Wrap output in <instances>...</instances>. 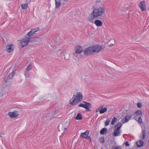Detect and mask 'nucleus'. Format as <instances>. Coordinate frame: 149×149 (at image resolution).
<instances>
[{"label":"nucleus","mask_w":149,"mask_h":149,"mask_svg":"<svg viewBox=\"0 0 149 149\" xmlns=\"http://www.w3.org/2000/svg\"><path fill=\"white\" fill-rule=\"evenodd\" d=\"M104 12V9L103 7H100L97 8H94L88 19L89 21H91L94 19H97L98 16H101Z\"/></svg>","instance_id":"nucleus-1"},{"label":"nucleus","mask_w":149,"mask_h":149,"mask_svg":"<svg viewBox=\"0 0 149 149\" xmlns=\"http://www.w3.org/2000/svg\"><path fill=\"white\" fill-rule=\"evenodd\" d=\"M58 110L54 109L51 111L48 110L43 112V115L42 117L44 120L45 121L49 120L54 116L58 113Z\"/></svg>","instance_id":"nucleus-2"},{"label":"nucleus","mask_w":149,"mask_h":149,"mask_svg":"<svg viewBox=\"0 0 149 149\" xmlns=\"http://www.w3.org/2000/svg\"><path fill=\"white\" fill-rule=\"evenodd\" d=\"M83 95L81 92L77 93L76 95H74L70 100V104L72 105H75L81 101L83 99Z\"/></svg>","instance_id":"nucleus-3"},{"label":"nucleus","mask_w":149,"mask_h":149,"mask_svg":"<svg viewBox=\"0 0 149 149\" xmlns=\"http://www.w3.org/2000/svg\"><path fill=\"white\" fill-rule=\"evenodd\" d=\"M83 102L84 104L80 103L78 105V107H82L86 109V111H90L91 110L90 109L92 107L91 104L89 102L83 101Z\"/></svg>","instance_id":"nucleus-4"},{"label":"nucleus","mask_w":149,"mask_h":149,"mask_svg":"<svg viewBox=\"0 0 149 149\" xmlns=\"http://www.w3.org/2000/svg\"><path fill=\"white\" fill-rule=\"evenodd\" d=\"M91 46L89 47L84 51V54L86 56L91 55L93 54V52Z\"/></svg>","instance_id":"nucleus-5"},{"label":"nucleus","mask_w":149,"mask_h":149,"mask_svg":"<svg viewBox=\"0 0 149 149\" xmlns=\"http://www.w3.org/2000/svg\"><path fill=\"white\" fill-rule=\"evenodd\" d=\"M91 47L94 53L99 52L102 49V47L100 45H94Z\"/></svg>","instance_id":"nucleus-6"},{"label":"nucleus","mask_w":149,"mask_h":149,"mask_svg":"<svg viewBox=\"0 0 149 149\" xmlns=\"http://www.w3.org/2000/svg\"><path fill=\"white\" fill-rule=\"evenodd\" d=\"M75 52L74 54V56L77 57V54H80L83 51L82 47L80 45H77L75 47Z\"/></svg>","instance_id":"nucleus-7"},{"label":"nucleus","mask_w":149,"mask_h":149,"mask_svg":"<svg viewBox=\"0 0 149 149\" xmlns=\"http://www.w3.org/2000/svg\"><path fill=\"white\" fill-rule=\"evenodd\" d=\"M30 39L29 38L27 37L25 39H23L21 44V45L22 46V47L26 46L30 42Z\"/></svg>","instance_id":"nucleus-8"},{"label":"nucleus","mask_w":149,"mask_h":149,"mask_svg":"<svg viewBox=\"0 0 149 149\" xmlns=\"http://www.w3.org/2000/svg\"><path fill=\"white\" fill-rule=\"evenodd\" d=\"M14 47L13 44L7 45L6 46V50L8 52H11L14 50Z\"/></svg>","instance_id":"nucleus-9"},{"label":"nucleus","mask_w":149,"mask_h":149,"mask_svg":"<svg viewBox=\"0 0 149 149\" xmlns=\"http://www.w3.org/2000/svg\"><path fill=\"white\" fill-rule=\"evenodd\" d=\"M9 116L11 118H13L17 117L19 114L17 111H14L13 112H10L8 113Z\"/></svg>","instance_id":"nucleus-10"},{"label":"nucleus","mask_w":149,"mask_h":149,"mask_svg":"<svg viewBox=\"0 0 149 149\" xmlns=\"http://www.w3.org/2000/svg\"><path fill=\"white\" fill-rule=\"evenodd\" d=\"M139 6L142 11H145L146 10V6L144 1H140Z\"/></svg>","instance_id":"nucleus-11"},{"label":"nucleus","mask_w":149,"mask_h":149,"mask_svg":"<svg viewBox=\"0 0 149 149\" xmlns=\"http://www.w3.org/2000/svg\"><path fill=\"white\" fill-rule=\"evenodd\" d=\"M146 129L145 126H144L143 127H142V131L141 133L142 134V136L141 135L140 137H142V139H145L146 137Z\"/></svg>","instance_id":"nucleus-12"},{"label":"nucleus","mask_w":149,"mask_h":149,"mask_svg":"<svg viewBox=\"0 0 149 149\" xmlns=\"http://www.w3.org/2000/svg\"><path fill=\"white\" fill-rule=\"evenodd\" d=\"M89 131L87 130L85 132L81 133L80 136L82 138H86L88 136L89 134Z\"/></svg>","instance_id":"nucleus-13"},{"label":"nucleus","mask_w":149,"mask_h":149,"mask_svg":"<svg viewBox=\"0 0 149 149\" xmlns=\"http://www.w3.org/2000/svg\"><path fill=\"white\" fill-rule=\"evenodd\" d=\"M55 8L57 9L59 8L61 5V0H55Z\"/></svg>","instance_id":"nucleus-14"},{"label":"nucleus","mask_w":149,"mask_h":149,"mask_svg":"<svg viewBox=\"0 0 149 149\" xmlns=\"http://www.w3.org/2000/svg\"><path fill=\"white\" fill-rule=\"evenodd\" d=\"M15 70H13L11 73L10 74L7 78L6 80V82L8 81L9 79H12L13 77L14 74L15 73Z\"/></svg>","instance_id":"nucleus-15"},{"label":"nucleus","mask_w":149,"mask_h":149,"mask_svg":"<svg viewBox=\"0 0 149 149\" xmlns=\"http://www.w3.org/2000/svg\"><path fill=\"white\" fill-rule=\"evenodd\" d=\"M94 23L97 26H102V22L99 19L96 20L94 22Z\"/></svg>","instance_id":"nucleus-16"},{"label":"nucleus","mask_w":149,"mask_h":149,"mask_svg":"<svg viewBox=\"0 0 149 149\" xmlns=\"http://www.w3.org/2000/svg\"><path fill=\"white\" fill-rule=\"evenodd\" d=\"M28 38H29V39H30V42H31L33 41H37L39 40V38L37 37H29Z\"/></svg>","instance_id":"nucleus-17"},{"label":"nucleus","mask_w":149,"mask_h":149,"mask_svg":"<svg viewBox=\"0 0 149 149\" xmlns=\"http://www.w3.org/2000/svg\"><path fill=\"white\" fill-rule=\"evenodd\" d=\"M144 144L143 142L141 140L138 141L136 143V145L138 147H141Z\"/></svg>","instance_id":"nucleus-18"},{"label":"nucleus","mask_w":149,"mask_h":149,"mask_svg":"<svg viewBox=\"0 0 149 149\" xmlns=\"http://www.w3.org/2000/svg\"><path fill=\"white\" fill-rule=\"evenodd\" d=\"M134 114L136 116H139L141 117L142 116V113L140 110H136L134 112Z\"/></svg>","instance_id":"nucleus-19"},{"label":"nucleus","mask_w":149,"mask_h":149,"mask_svg":"<svg viewBox=\"0 0 149 149\" xmlns=\"http://www.w3.org/2000/svg\"><path fill=\"white\" fill-rule=\"evenodd\" d=\"M100 107L101 108L100 110V114L103 113L107 111V108L106 107L103 108V106H100Z\"/></svg>","instance_id":"nucleus-20"},{"label":"nucleus","mask_w":149,"mask_h":149,"mask_svg":"<svg viewBox=\"0 0 149 149\" xmlns=\"http://www.w3.org/2000/svg\"><path fill=\"white\" fill-rule=\"evenodd\" d=\"M122 124L121 123H118L117 124H116L115 126V129L118 130H120L122 127Z\"/></svg>","instance_id":"nucleus-21"},{"label":"nucleus","mask_w":149,"mask_h":149,"mask_svg":"<svg viewBox=\"0 0 149 149\" xmlns=\"http://www.w3.org/2000/svg\"><path fill=\"white\" fill-rule=\"evenodd\" d=\"M107 129L104 128L102 129L100 131V134L101 135H104L107 133Z\"/></svg>","instance_id":"nucleus-22"},{"label":"nucleus","mask_w":149,"mask_h":149,"mask_svg":"<svg viewBox=\"0 0 149 149\" xmlns=\"http://www.w3.org/2000/svg\"><path fill=\"white\" fill-rule=\"evenodd\" d=\"M120 130H118L116 129L113 133V136H119L120 134Z\"/></svg>","instance_id":"nucleus-23"},{"label":"nucleus","mask_w":149,"mask_h":149,"mask_svg":"<svg viewBox=\"0 0 149 149\" xmlns=\"http://www.w3.org/2000/svg\"><path fill=\"white\" fill-rule=\"evenodd\" d=\"M75 119L77 120H81L82 119V117L81 114L80 113L77 114V116L75 118Z\"/></svg>","instance_id":"nucleus-24"},{"label":"nucleus","mask_w":149,"mask_h":149,"mask_svg":"<svg viewBox=\"0 0 149 149\" xmlns=\"http://www.w3.org/2000/svg\"><path fill=\"white\" fill-rule=\"evenodd\" d=\"M130 119L129 116L127 114L125 116L123 123H124L127 122Z\"/></svg>","instance_id":"nucleus-25"},{"label":"nucleus","mask_w":149,"mask_h":149,"mask_svg":"<svg viewBox=\"0 0 149 149\" xmlns=\"http://www.w3.org/2000/svg\"><path fill=\"white\" fill-rule=\"evenodd\" d=\"M28 4H23L21 5L22 8L23 9H26L28 7Z\"/></svg>","instance_id":"nucleus-26"},{"label":"nucleus","mask_w":149,"mask_h":149,"mask_svg":"<svg viewBox=\"0 0 149 149\" xmlns=\"http://www.w3.org/2000/svg\"><path fill=\"white\" fill-rule=\"evenodd\" d=\"M39 27H37L35 28L32 29L31 30V32H33V34H35V33L39 31Z\"/></svg>","instance_id":"nucleus-27"},{"label":"nucleus","mask_w":149,"mask_h":149,"mask_svg":"<svg viewBox=\"0 0 149 149\" xmlns=\"http://www.w3.org/2000/svg\"><path fill=\"white\" fill-rule=\"evenodd\" d=\"M99 141L102 143H103L104 141V137H100L99 139Z\"/></svg>","instance_id":"nucleus-28"},{"label":"nucleus","mask_w":149,"mask_h":149,"mask_svg":"<svg viewBox=\"0 0 149 149\" xmlns=\"http://www.w3.org/2000/svg\"><path fill=\"white\" fill-rule=\"evenodd\" d=\"M32 68V67L31 65L29 64L26 67V69L27 71H29L31 70Z\"/></svg>","instance_id":"nucleus-29"},{"label":"nucleus","mask_w":149,"mask_h":149,"mask_svg":"<svg viewBox=\"0 0 149 149\" xmlns=\"http://www.w3.org/2000/svg\"><path fill=\"white\" fill-rule=\"evenodd\" d=\"M138 122L140 123H142V119L141 118V117L139 116L138 120Z\"/></svg>","instance_id":"nucleus-30"},{"label":"nucleus","mask_w":149,"mask_h":149,"mask_svg":"<svg viewBox=\"0 0 149 149\" xmlns=\"http://www.w3.org/2000/svg\"><path fill=\"white\" fill-rule=\"evenodd\" d=\"M110 120L109 119H108L106 120V122L105 123V126H108L109 124Z\"/></svg>","instance_id":"nucleus-31"},{"label":"nucleus","mask_w":149,"mask_h":149,"mask_svg":"<svg viewBox=\"0 0 149 149\" xmlns=\"http://www.w3.org/2000/svg\"><path fill=\"white\" fill-rule=\"evenodd\" d=\"M129 116V119H134V118L135 117V115L134 114H132L130 116Z\"/></svg>","instance_id":"nucleus-32"},{"label":"nucleus","mask_w":149,"mask_h":149,"mask_svg":"<svg viewBox=\"0 0 149 149\" xmlns=\"http://www.w3.org/2000/svg\"><path fill=\"white\" fill-rule=\"evenodd\" d=\"M137 106L138 107L140 108L142 107V105L141 103H138L137 104Z\"/></svg>","instance_id":"nucleus-33"},{"label":"nucleus","mask_w":149,"mask_h":149,"mask_svg":"<svg viewBox=\"0 0 149 149\" xmlns=\"http://www.w3.org/2000/svg\"><path fill=\"white\" fill-rule=\"evenodd\" d=\"M112 147H113L114 149H121V147L120 146H118L116 147L113 146Z\"/></svg>","instance_id":"nucleus-34"},{"label":"nucleus","mask_w":149,"mask_h":149,"mask_svg":"<svg viewBox=\"0 0 149 149\" xmlns=\"http://www.w3.org/2000/svg\"><path fill=\"white\" fill-rule=\"evenodd\" d=\"M85 139H87L90 142L91 141V138L90 136H88Z\"/></svg>","instance_id":"nucleus-35"},{"label":"nucleus","mask_w":149,"mask_h":149,"mask_svg":"<svg viewBox=\"0 0 149 149\" xmlns=\"http://www.w3.org/2000/svg\"><path fill=\"white\" fill-rule=\"evenodd\" d=\"M31 31H30L27 34V36H29V37H31V36H32L31 34Z\"/></svg>","instance_id":"nucleus-36"},{"label":"nucleus","mask_w":149,"mask_h":149,"mask_svg":"<svg viewBox=\"0 0 149 149\" xmlns=\"http://www.w3.org/2000/svg\"><path fill=\"white\" fill-rule=\"evenodd\" d=\"M24 75L26 77H29V74L28 72L25 73Z\"/></svg>","instance_id":"nucleus-37"},{"label":"nucleus","mask_w":149,"mask_h":149,"mask_svg":"<svg viewBox=\"0 0 149 149\" xmlns=\"http://www.w3.org/2000/svg\"><path fill=\"white\" fill-rule=\"evenodd\" d=\"M117 119L116 117H114L112 119V121L114 123H115L117 121Z\"/></svg>","instance_id":"nucleus-38"},{"label":"nucleus","mask_w":149,"mask_h":149,"mask_svg":"<svg viewBox=\"0 0 149 149\" xmlns=\"http://www.w3.org/2000/svg\"><path fill=\"white\" fill-rule=\"evenodd\" d=\"M101 108L100 107V106L98 108H97L95 110L96 112H97L99 111L100 112V110Z\"/></svg>","instance_id":"nucleus-39"},{"label":"nucleus","mask_w":149,"mask_h":149,"mask_svg":"<svg viewBox=\"0 0 149 149\" xmlns=\"http://www.w3.org/2000/svg\"><path fill=\"white\" fill-rule=\"evenodd\" d=\"M125 146H128L130 145V144L128 141L126 142L125 143Z\"/></svg>","instance_id":"nucleus-40"},{"label":"nucleus","mask_w":149,"mask_h":149,"mask_svg":"<svg viewBox=\"0 0 149 149\" xmlns=\"http://www.w3.org/2000/svg\"><path fill=\"white\" fill-rule=\"evenodd\" d=\"M101 1V0H96V3H99Z\"/></svg>","instance_id":"nucleus-41"},{"label":"nucleus","mask_w":149,"mask_h":149,"mask_svg":"<svg viewBox=\"0 0 149 149\" xmlns=\"http://www.w3.org/2000/svg\"><path fill=\"white\" fill-rule=\"evenodd\" d=\"M69 55V54H68V53H66L65 55H64V58H65V59H66V57H65V55Z\"/></svg>","instance_id":"nucleus-42"},{"label":"nucleus","mask_w":149,"mask_h":149,"mask_svg":"<svg viewBox=\"0 0 149 149\" xmlns=\"http://www.w3.org/2000/svg\"><path fill=\"white\" fill-rule=\"evenodd\" d=\"M114 123L113 121H111V125H114Z\"/></svg>","instance_id":"nucleus-43"},{"label":"nucleus","mask_w":149,"mask_h":149,"mask_svg":"<svg viewBox=\"0 0 149 149\" xmlns=\"http://www.w3.org/2000/svg\"><path fill=\"white\" fill-rule=\"evenodd\" d=\"M67 129V127H64V128L63 130H66Z\"/></svg>","instance_id":"nucleus-44"},{"label":"nucleus","mask_w":149,"mask_h":149,"mask_svg":"<svg viewBox=\"0 0 149 149\" xmlns=\"http://www.w3.org/2000/svg\"><path fill=\"white\" fill-rule=\"evenodd\" d=\"M31 35H33L34 34H33V32H32L31 33Z\"/></svg>","instance_id":"nucleus-45"},{"label":"nucleus","mask_w":149,"mask_h":149,"mask_svg":"<svg viewBox=\"0 0 149 149\" xmlns=\"http://www.w3.org/2000/svg\"><path fill=\"white\" fill-rule=\"evenodd\" d=\"M86 77H90V75H89V76H86Z\"/></svg>","instance_id":"nucleus-46"},{"label":"nucleus","mask_w":149,"mask_h":149,"mask_svg":"<svg viewBox=\"0 0 149 149\" xmlns=\"http://www.w3.org/2000/svg\"><path fill=\"white\" fill-rule=\"evenodd\" d=\"M111 45H110V46L111 47V46H113V44H111Z\"/></svg>","instance_id":"nucleus-47"}]
</instances>
